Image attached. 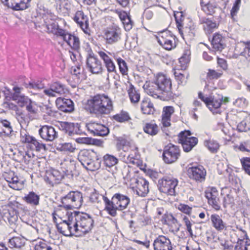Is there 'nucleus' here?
<instances>
[{
  "label": "nucleus",
  "instance_id": "1",
  "mask_svg": "<svg viewBox=\"0 0 250 250\" xmlns=\"http://www.w3.org/2000/svg\"><path fill=\"white\" fill-rule=\"evenodd\" d=\"M85 106L90 113L98 117L108 114L113 109L111 99L104 94L91 96L87 100Z\"/></svg>",
  "mask_w": 250,
  "mask_h": 250
},
{
  "label": "nucleus",
  "instance_id": "2",
  "mask_svg": "<svg viewBox=\"0 0 250 250\" xmlns=\"http://www.w3.org/2000/svg\"><path fill=\"white\" fill-rule=\"evenodd\" d=\"M143 87L148 95L158 98L162 97L161 95L171 94V82L166 75L160 74L155 82H146Z\"/></svg>",
  "mask_w": 250,
  "mask_h": 250
},
{
  "label": "nucleus",
  "instance_id": "3",
  "mask_svg": "<svg viewBox=\"0 0 250 250\" xmlns=\"http://www.w3.org/2000/svg\"><path fill=\"white\" fill-rule=\"evenodd\" d=\"M106 207L105 210L112 216L117 215V210L122 211L125 209L130 202L129 198L120 193H116L112 197L111 200L105 198Z\"/></svg>",
  "mask_w": 250,
  "mask_h": 250
},
{
  "label": "nucleus",
  "instance_id": "4",
  "mask_svg": "<svg viewBox=\"0 0 250 250\" xmlns=\"http://www.w3.org/2000/svg\"><path fill=\"white\" fill-rule=\"evenodd\" d=\"M78 159L87 170L94 171L100 167L101 162L98 154L92 149H83L78 154Z\"/></svg>",
  "mask_w": 250,
  "mask_h": 250
},
{
  "label": "nucleus",
  "instance_id": "5",
  "mask_svg": "<svg viewBox=\"0 0 250 250\" xmlns=\"http://www.w3.org/2000/svg\"><path fill=\"white\" fill-rule=\"evenodd\" d=\"M72 223L78 229L77 236H81L88 232L93 227V220L87 213L78 212L72 214Z\"/></svg>",
  "mask_w": 250,
  "mask_h": 250
},
{
  "label": "nucleus",
  "instance_id": "6",
  "mask_svg": "<svg viewBox=\"0 0 250 250\" xmlns=\"http://www.w3.org/2000/svg\"><path fill=\"white\" fill-rule=\"evenodd\" d=\"M33 232H35L34 229L31 226L25 225L22 227V237H14L9 241V244L10 247L15 248H21L25 244V239L33 241L34 237L33 236Z\"/></svg>",
  "mask_w": 250,
  "mask_h": 250
},
{
  "label": "nucleus",
  "instance_id": "7",
  "mask_svg": "<svg viewBox=\"0 0 250 250\" xmlns=\"http://www.w3.org/2000/svg\"><path fill=\"white\" fill-rule=\"evenodd\" d=\"M82 194L78 191H70L62 199V206L66 209L77 208L83 203Z\"/></svg>",
  "mask_w": 250,
  "mask_h": 250
},
{
  "label": "nucleus",
  "instance_id": "8",
  "mask_svg": "<svg viewBox=\"0 0 250 250\" xmlns=\"http://www.w3.org/2000/svg\"><path fill=\"white\" fill-rule=\"evenodd\" d=\"M174 17L179 32L183 38L184 35L190 37L194 36V27L191 26L192 23H190L189 26H185V18L182 12L174 13Z\"/></svg>",
  "mask_w": 250,
  "mask_h": 250
},
{
  "label": "nucleus",
  "instance_id": "9",
  "mask_svg": "<svg viewBox=\"0 0 250 250\" xmlns=\"http://www.w3.org/2000/svg\"><path fill=\"white\" fill-rule=\"evenodd\" d=\"M130 188L141 197H145L149 192L148 182L142 178L131 179Z\"/></svg>",
  "mask_w": 250,
  "mask_h": 250
},
{
  "label": "nucleus",
  "instance_id": "10",
  "mask_svg": "<svg viewBox=\"0 0 250 250\" xmlns=\"http://www.w3.org/2000/svg\"><path fill=\"white\" fill-rule=\"evenodd\" d=\"M72 214L68 217L67 220H63L57 225L59 232L65 236L76 235L78 233V229L75 227L72 223Z\"/></svg>",
  "mask_w": 250,
  "mask_h": 250
},
{
  "label": "nucleus",
  "instance_id": "11",
  "mask_svg": "<svg viewBox=\"0 0 250 250\" xmlns=\"http://www.w3.org/2000/svg\"><path fill=\"white\" fill-rule=\"evenodd\" d=\"M180 155L179 148L175 145L169 144L166 146L163 152V159L165 163L171 164L177 160Z\"/></svg>",
  "mask_w": 250,
  "mask_h": 250
},
{
  "label": "nucleus",
  "instance_id": "12",
  "mask_svg": "<svg viewBox=\"0 0 250 250\" xmlns=\"http://www.w3.org/2000/svg\"><path fill=\"white\" fill-rule=\"evenodd\" d=\"M191 135L189 131H185L180 133L179 136V142L181 143L183 149L185 152L190 151L198 143V139L196 137L188 136Z\"/></svg>",
  "mask_w": 250,
  "mask_h": 250
},
{
  "label": "nucleus",
  "instance_id": "13",
  "mask_svg": "<svg viewBox=\"0 0 250 250\" xmlns=\"http://www.w3.org/2000/svg\"><path fill=\"white\" fill-rule=\"evenodd\" d=\"M178 180L174 178L167 177L163 179L159 183L160 190L161 192L170 195H174L175 188L178 185Z\"/></svg>",
  "mask_w": 250,
  "mask_h": 250
},
{
  "label": "nucleus",
  "instance_id": "14",
  "mask_svg": "<svg viewBox=\"0 0 250 250\" xmlns=\"http://www.w3.org/2000/svg\"><path fill=\"white\" fill-rule=\"evenodd\" d=\"M74 21L86 35H90L91 30L89 27V19L82 11H77L73 18Z\"/></svg>",
  "mask_w": 250,
  "mask_h": 250
},
{
  "label": "nucleus",
  "instance_id": "15",
  "mask_svg": "<svg viewBox=\"0 0 250 250\" xmlns=\"http://www.w3.org/2000/svg\"><path fill=\"white\" fill-rule=\"evenodd\" d=\"M86 67L89 72L95 74L102 73L103 70L101 62L91 54H89L87 57Z\"/></svg>",
  "mask_w": 250,
  "mask_h": 250
},
{
  "label": "nucleus",
  "instance_id": "16",
  "mask_svg": "<svg viewBox=\"0 0 250 250\" xmlns=\"http://www.w3.org/2000/svg\"><path fill=\"white\" fill-rule=\"evenodd\" d=\"M67 92L65 86L59 82H55L50 84L49 88L45 89L43 93L49 97H56Z\"/></svg>",
  "mask_w": 250,
  "mask_h": 250
},
{
  "label": "nucleus",
  "instance_id": "17",
  "mask_svg": "<svg viewBox=\"0 0 250 250\" xmlns=\"http://www.w3.org/2000/svg\"><path fill=\"white\" fill-rule=\"evenodd\" d=\"M158 42L166 50H170L176 46L174 37L168 31H165L161 33Z\"/></svg>",
  "mask_w": 250,
  "mask_h": 250
},
{
  "label": "nucleus",
  "instance_id": "18",
  "mask_svg": "<svg viewBox=\"0 0 250 250\" xmlns=\"http://www.w3.org/2000/svg\"><path fill=\"white\" fill-rule=\"evenodd\" d=\"M121 32L117 26L108 28L104 31V38L106 42L112 44L118 42L121 39Z\"/></svg>",
  "mask_w": 250,
  "mask_h": 250
},
{
  "label": "nucleus",
  "instance_id": "19",
  "mask_svg": "<svg viewBox=\"0 0 250 250\" xmlns=\"http://www.w3.org/2000/svg\"><path fill=\"white\" fill-rule=\"evenodd\" d=\"M8 7L15 10H23L28 8L31 0H0Z\"/></svg>",
  "mask_w": 250,
  "mask_h": 250
},
{
  "label": "nucleus",
  "instance_id": "20",
  "mask_svg": "<svg viewBox=\"0 0 250 250\" xmlns=\"http://www.w3.org/2000/svg\"><path fill=\"white\" fill-rule=\"evenodd\" d=\"M41 137L46 141L52 142L58 137L57 132L52 126L43 125L39 130Z\"/></svg>",
  "mask_w": 250,
  "mask_h": 250
},
{
  "label": "nucleus",
  "instance_id": "21",
  "mask_svg": "<svg viewBox=\"0 0 250 250\" xmlns=\"http://www.w3.org/2000/svg\"><path fill=\"white\" fill-rule=\"evenodd\" d=\"M236 235L238 238L237 245L235 246V250H248L247 247L250 245V240L246 232L238 229Z\"/></svg>",
  "mask_w": 250,
  "mask_h": 250
},
{
  "label": "nucleus",
  "instance_id": "22",
  "mask_svg": "<svg viewBox=\"0 0 250 250\" xmlns=\"http://www.w3.org/2000/svg\"><path fill=\"white\" fill-rule=\"evenodd\" d=\"M154 250H172L170 240L163 235L157 237L154 242Z\"/></svg>",
  "mask_w": 250,
  "mask_h": 250
},
{
  "label": "nucleus",
  "instance_id": "23",
  "mask_svg": "<svg viewBox=\"0 0 250 250\" xmlns=\"http://www.w3.org/2000/svg\"><path fill=\"white\" fill-rule=\"evenodd\" d=\"M6 181L8 183L9 186L15 190H21L23 188L24 181L20 179L13 172H10L5 176Z\"/></svg>",
  "mask_w": 250,
  "mask_h": 250
},
{
  "label": "nucleus",
  "instance_id": "24",
  "mask_svg": "<svg viewBox=\"0 0 250 250\" xmlns=\"http://www.w3.org/2000/svg\"><path fill=\"white\" fill-rule=\"evenodd\" d=\"M188 173L190 178L200 182L204 181L206 175V171L202 167H189Z\"/></svg>",
  "mask_w": 250,
  "mask_h": 250
},
{
  "label": "nucleus",
  "instance_id": "25",
  "mask_svg": "<svg viewBox=\"0 0 250 250\" xmlns=\"http://www.w3.org/2000/svg\"><path fill=\"white\" fill-rule=\"evenodd\" d=\"M218 195V193L215 188H212L210 191L206 192V197L208 200V204L216 210H219L221 208Z\"/></svg>",
  "mask_w": 250,
  "mask_h": 250
},
{
  "label": "nucleus",
  "instance_id": "26",
  "mask_svg": "<svg viewBox=\"0 0 250 250\" xmlns=\"http://www.w3.org/2000/svg\"><path fill=\"white\" fill-rule=\"evenodd\" d=\"M243 119L240 121L237 126V129L239 132H246L250 130V116H247L245 113H239L236 115L237 122L240 121L241 117Z\"/></svg>",
  "mask_w": 250,
  "mask_h": 250
},
{
  "label": "nucleus",
  "instance_id": "27",
  "mask_svg": "<svg viewBox=\"0 0 250 250\" xmlns=\"http://www.w3.org/2000/svg\"><path fill=\"white\" fill-rule=\"evenodd\" d=\"M58 107L62 111L70 112L74 110L73 102L70 99L58 98L56 101Z\"/></svg>",
  "mask_w": 250,
  "mask_h": 250
},
{
  "label": "nucleus",
  "instance_id": "28",
  "mask_svg": "<svg viewBox=\"0 0 250 250\" xmlns=\"http://www.w3.org/2000/svg\"><path fill=\"white\" fill-rule=\"evenodd\" d=\"M125 146H130L131 151L134 153V155L132 153H129L128 155V157L130 159H137L138 155V147L134 144L130 143L129 142L125 139H120L119 140L117 144V146L119 149H122Z\"/></svg>",
  "mask_w": 250,
  "mask_h": 250
},
{
  "label": "nucleus",
  "instance_id": "29",
  "mask_svg": "<svg viewBox=\"0 0 250 250\" xmlns=\"http://www.w3.org/2000/svg\"><path fill=\"white\" fill-rule=\"evenodd\" d=\"M174 112V107L167 106L163 107L162 115V123L163 126L168 127L170 125L171 116Z\"/></svg>",
  "mask_w": 250,
  "mask_h": 250
},
{
  "label": "nucleus",
  "instance_id": "30",
  "mask_svg": "<svg viewBox=\"0 0 250 250\" xmlns=\"http://www.w3.org/2000/svg\"><path fill=\"white\" fill-rule=\"evenodd\" d=\"M211 45L214 51H221L226 46L224 38L220 34H215L211 41Z\"/></svg>",
  "mask_w": 250,
  "mask_h": 250
},
{
  "label": "nucleus",
  "instance_id": "31",
  "mask_svg": "<svg viewBox=\"0 0 250 250\" xmlns=\"http://www.w3.org/2000/svg\"><path fill=\"white\" fill-rule=\"evenodd\" d=\"M1 215L4 219L7 220L10 224H14L18 220L17 211L12 208H8L6 207L2 210Z\"/></svg>",
  "mask_w": 250,
  "mask_h": 250
},
{
  "label": "nucleus",
  "instance_id": "32",
  "mask_svg": "<svg viewBox=\"0 0 250 250\" xmlns=\"http://www.w3.org/2000/svg\"><path fill=\"white\" fill-rule=\"evenodd\" d=\"M223 194L225 195L224 198V206L226 208H232L234 206V199L233 191L226 188L223 189Z\"/></svg>",
  "mask_w": 250,
  "mask_h": 250
},
{
  "label": "nucleus",
  "instance_id": "33",
  "mask_svg": "<svg viewBox=\"0 0 250 250\" xmlns=\"http://www.w3.org/2000/svg\"><path fill=\"white\" fill-rule=\"evenodd\" d=\"M141 109L144 114L151 115L155 112L153 103L148 98H145L141 104Z\"/></svg>",
  "mask_w": 250,
  "mask_h": 250
},
{
  "label": "nucleus",
  "instance_id": "34",
  "mask_svg": "<svg viewBox=\"0 0 250 250\" xmlns=\"http://www.w3.org/2000/svg\"><path fill=\"white\" fill-rule=\"evenodd\" d=\"M200 22L203 25L204 30L207 34L211 33L218 27V24L216 22H213L208 19L203 18L200 19Z\"/></svg>",
  "mask_w": 250,
  "mask_h": 250
},
{
  "label": "nucleus",
  "instance_id": "35",
  "mask_svg": "<svg viewBox=\"0 0 250 250\" xmlns=\"http://www.w3.org/2000/svg\"><path fill=\"white\" fill-rule=\"evenodd\" d=\"M64 41L74 50H78L80 48V42L79 38L74 35L69 34Z\"/></svg>",
  "mask_w": 250,
  "mask_h": 250
},
{
  "label": "nucleus",
  "instance_id": "36",
  "mask_svg": "<svg viewBox=\"0 0 250 250\" xmlns=\"http://www.w3.org/2000/svg\"><path fill=\"white\" fill-rule=\"evenodd\" d=\"M210 219L212 222L213 226L217 230H222L225 228V223L223 222V220L218 215H211Z\"/></svg>",
  "mask_w": 250,
  "mask_h": 250
},
{
  "label": "nucleus",
  "instance_id": "37",
  "mask_svg": "<svg viewBox=\"0 0 250 250\" xmlns=\"http://www.w3.org/2000/svg\"><path fill=\"white\" fill-rule=\"evenodd\" d=\"M23 199L28 204L37 206L39 204L40 196L34 192H30L24 197Z\"/></svg>",
  "mask_w": 250,
  "mask_h": 250
},
{
  "label": "nucleus",
  "instance_id": "38",
  "mask_svg": "<svg viewBox=\"0 0 250 250\" xmlns=\"http://www.w3.org/2000/svg\"><path fill=\"white\" fill-rule=\"evenodd\" d=\"M203 10L208 15H213L216 12L221 11V9L216 4L213 3H208L203 6Z\"/></svg>",
  "mask_w": 250,
  "mask_h": 250
},
{
  "label": "nucleus",
  "instance_id": "39",
  "mask_svg": "<svg viewBox=\"0 0 250 250\" xmlns=\"http://www.w3.org/2000/svg\"><path fill=\"white\" fill-rule=\"evenodd\" d=\"M128 94L132 103H138L140 99V95L132 85H130V87L128 90Z\"/></svg>",
  "mask_w": 250,
  "mask_h": 250
},
{
  "label": "nucleus",
  "instance_id": "40",
  "mask_svg": "<svg viewBox=\"0 0 250 250\" xmlns=\"http://www.w3.org/2000/svg\"><path fill=\"white\" fill-rule=\"evenodd\" d=\"M25 87L29 89L32 94H36V91L43 88L44 85L39 82H31L25 84Z\"/></svg>",
  "mask_w": 250,
  "mask_h": 250
},
{
  "label": "nucleus",
  "instance_id": "41",
  "mask_svg": "<svg viewBox=\"0 0 250 250\" xmlns=\"http://www.w3.org/2000/svg\"><path fill=\"white\" fill-rule=\"evenodd\" d=\"M29 146L33 150L37 151H45L46 150L45 145L39 142L35 137H34L31 142Z\"/></svg>",
  "mask_w": 250,
  "mask_h": 250
},
{
  "label": "nucleus",
  "instance_id": "42",
  "mask_svg": "<svg viewBox=\"0 0 250 250\" xmlns=\"http://www.w3.org/2000/svg\"><path fill=\"white\" fill-rule=\"evenodd\" d=\"M144 130L146 133L153 136L158 133L159 129L155 124L147 123L144 127Z\"/></svg>",
  "mask_w": 250,
  "mask_h": 250
},
{
  "label": "nucleus",
  "instance_id": "43",
  "mask_svg": "<svg viewBox=\"0 0 250 250\" xmlns=\"http://www.w3.org/2000/svg\"><path fill=\"white\" fill-rule=\"evenodd\" d=\"M103 159L105 165L109 167L115 166L118 162V160L116 157L109 154L105 155L104 156Z\"/></svg>",
  "mask_w": 250,
  "mask_h": 250
},
{
  "label": "nucleus",
  "instance_id": "44",
  "mask_svg": "<svg viewBox=\"0 0 250 250\" xmlns=\"http://www.w3.org/2000/svg\"><path fill=\"white\" fill-rule=\"evenodd\" d=\"M221 104V99L209 98L206 105L208 107L210 111H213V109H218L219 107H220Z\"/></svg>",
  "mask_w": 250,
  "mask_h": 250
},
{
  "label": "nucleus",
  "instance_id": "45",
  "mask_svg": "<svg viewBox=\"0 0 250 250\" xmlns=\"http://www.w3.org/2000/svg\"><path fill=\"white\" fill-rule=\"evenodd\" d=\"M204 143L206 146L212 153L217 152L219 148V144L213 140L206 141Z\"/></svg>",
  "mask_w": 250,
  "mask_h": 250
},
{
  "label": "nucleus",
  "instance_id": "46",
  "mask_svg": "<svg viewBox=\"0 0 250 250\" xmlns=\"http://www.w3.org/2000/svg\"><path fill=\"white\" fill-rule=\"evenodd\" d=\"M190 51L189 50H185L182 57L179 58V62L182 67H185L190 61Z\"/></svg>",
  "mask_w": 250,
  "mask_h": 250
},
{
  "label": "nucleus",
  "instance_id": "47",
  "mask_svg": "<svg viewBox=\"0 0 250 250\" xmlns=\"http://www.w3.org/2000/svg\"><path fill=\"white\" fill-rule=\"evenodd\" d=\"M98 54L100 58L103 60L104 64L111 62L112 60L111 58V56H113L114 55V53H110L108 51L105 52L100 51L98 52Z\"/></svg>",
  "mask_w": 250,
  "mask_h": 250
},
{
  "label": "nucleus",
  "instance_id": "48",
  "mask_svg": "<svg viewBox=\"0 0 250 250\" xmlns=\"http://www.w3.org/2000/svg\"><path fill=\"white\" fill-rule=\"evenodd\" d=\"M0 127H4L3 129V132L9 135L12 131V127L10 122L6 120H0Z\"/></svg>",
  "mask_w": 250,
  "mask_h": 250
},
{
  "label": "nucleus",
  "instance_id": "49",
  "mask_svg": "<svg viewBox=\"0 0 250 250\" xmlns=\"http://www.w3.org/2000/svg\"><path fill=\"white\" fill-rule=\"evenodd\" d=\"M22 90V87H20L17 86H14L13 88V92L11 93L12 99L15 101L24 95V94L21 93Z\"/></svg>",
  "mask_w": 250,
  "mask_h": 250
},
{
  "label": "nucleus",
  "instance_id": "50",
  "mask_svg": "<svg viewBox=\"0 0 250 250\" xmlns=\"http://www.w3.org/2000/svg\"><path fill=\"white\" fill-rule=\"evenodd\" d=\"M114 119L119 122H126L130 120L128 113L125 111H122L120 114L115 115Z\"/></svg>",
  "mask_w": 250,
  "mask_h": 250
},
{
  "label": "nucleus",
  "instance_id": "51",
  "mask_svg": "<svg viewBox=\"0 0 250 250\" xmlns=\"http://www.w3.org/2000/svg\"><path fill=\"white\" fill-rule=\"evenodd\" d=\"M96 127L95 136H104L109 133V129L107 127L99 124H98L97 126Z\"/></svg>",
  "mask_w": 250,
  "mask_h": 250
},
{
  "label": "nucleus",
  "instance_id": "52",
  "mask_svg": "<svg viewBox=\"0 0 250 250\" xmlns=\"http://www.w3.org/2000/svg\"><path fill=\"white\" fill-rule=\"evenodd\" d=\"M240 162L246 173L250 175V158L243 157L240 159Z\"/></svg>",
  "mask_w": 250,
  "mask_h": 250
},
{
  "label": "nucleus",
  "instance_id": "53",
  "mask_svg": "<svg viewBox=\"0 0 250 250\" xmlns=\"http://www.w3.org/2000/svg\"><path fill=\"white\" fill-rule=\"evenodd\" d=\"M74 128V125L71 123L66 122H61L60 125V129L64 131L65 133L70 134Z\"/></svg>",
  "mask_w": 250,
  "mask_h": 250
},
{
  "label": "nucleus",
  "instance_id": "54",
  "mask_svg": "<svg viewBox=\"0 0 250 250\" xmlns=\"http://www.w3.org/2000/svg\"><path fill=\"white\" fill-rule=\"evenodd\" d=\"M117 61L119 65L120 72L123 75H126L127 73L128 68L125 62L120 58L117 59Z\"/></svg>",
  "mask_w": 250,
  "mask_h": 250
},
{
  "label": "nucleus",
  "instance_id": "55",
  "mask_svg": "<svg viewBox=\"0 0 250 250\" xmlns=\"http://www.w3.org/2000/svg\"><path fill=\"white\" fill-rule=\"evenodd\" d=\"M175 78L179 84L185 85L187 82V77L182 74L179 71H175L174 73Z\"/></svg>",
  "mask_w": 250,
  "mask_h": 250
},
{
  "label": "nucleus",
  "instance_id": "56",
  "mask_svg": "<svg viewBox=\"0 0 250 250\" xmlns=\"http://www.w3.org/2000/svg\"><path fill=\"white\" fill-rule=\"evenodd\" d=\"M223 74L222 71H215L213 69H208L207 73V77L209 79H218L220 78Z\"/></svg>",
  "mask_w": 250,
  "mask_h": 250
},
{
  "label": "nucleus",
  "instance_id": "57",
  "mask_svg": "<svg viewBox=\"0 0 250 250\" xmlns=\"http://www.w3.org/2000/svg\"><path fill=\"white\" fill-rule=\"evenodd\" d=\"M166 221H167L168 223L173 224L177 227L178 225L177 230H179L180 225L178 224L177 220L171 214H167L165 215Z\"/></svg>",
  "mask_w": 250,
  "mask_h": 250
},
{
  "label": "nucleus",
  "instance_id": "58",
  "mask_svg": "<svg viewBox=\"0 0 250 250\" xmlns=\"http://www.w3.org/2000/svg\"><path fill=\"white\" fill-rule=\"evenodd\" d=\"M15 101L21 107H23L26 104L31 103V100L28 98V97L25 96L24 95Z\"/></svg>",
  "mask_w": 250,
  "mask_h": 250
},
{
  "label": "nucleus",
  "instance_id": "59",
  "mask_svg": "<svg viewBox=\"0 0 250 250\" xmlns=\"http://www.w3.org/2000/svg\"><path fill=\"white\" fill-rule=\"evenodd\" d=\"M105 198H107L103 195L99 194L96 192L92 193L90 197L91 200L93 202H99L102 199L103 200L105 203V207H106V201Z\"/></svg>",
  "mask_w": 250,
  "mask_h": 250
},
{
  "label": "nucleus",
  "instance_id": "60",
  "mask_svg": "<svg viewBox=\"0 0 250 250\" xmlns=\"http://www.w3.org/2000/svg\"><path fill=\"white\" fill-rule=\"evenodd\" d=\"M47 178L50 180L51 183L57 182L60 181L61 176L60 175L59 171L54 170L51 173L49 174Z\"/></svg>",
  "mask_w": 250,
  "mask_h": 250
},
{
  "label": "nucleus",
  "instance_id": "61",
  "mask_svg": "<svg viewBox=\"0 0 250 250\" xmlns=\"http://www.w3.org/2000/svg\"><path fill=\"white\" fill-rule=\"evenodd\" d=\"M34 250H52V248L44 242H40L35 245Z\"/></svg>",
  "mask_w": 250,
  "mask_h": 250
},
{
  "label": "nucleus",
  "instance_id": "62",
  "mask_svg": "<svg viewBox=\"0 0 250 250\" xmlns=\"http://www.w3.org/2000/svg\"><path fill=\"white\" fill-rule=\"evenodd\" d=\"M60 149L61 150L73 152L76 149V148L75 146L72 145L71 143H63L61 145Z\"/></svg>",
  "mask_w": 250,
  "mask_h": 250
},
{
  "label": "nucleus",
  "instance_id": "63",
  "mask_svg": "<svg viewBox=\"0 0 250 250\" xmlns=\"http://www.w3.org/2000/svg\"><path fill=\"white\" fill-rule=\"evenodd\" d=\"M108 72L106 79L109 80V73L116 72V66L113 61L104 64Z\"/></svg>",
  "mask_w": 250,
  "mask_h": 250
},
{
  "label": "nucleus",
  "instance_id": "64",
  "mask_svg": "<svg viewBox=\"0 0 250 250\" xmlns=\"http://www.w3.org/2000/svg\"><path fill=\"white\" fill-rule=\"evenodd\" d=\"M245 45L243 48V51L240 52V54L244 56L250 57V41L244 42Z\"/></svg>",
  "mask_w": 250,
  "mask_h": 250
}]
</instances>
